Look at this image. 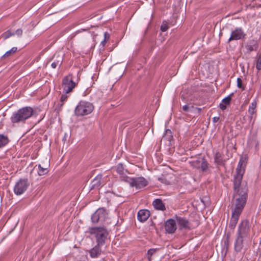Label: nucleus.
<instances>
[{
    "instance_id": "nucleus-1",
    "label": "nucleus",
    "mask_w": 261,
    "mask_h": 261,
    "mask_svg": "<svg viewBox=\"0 0 261 261\" xmlns=\"http://www.w3.org/2000/svg\"><path fill=\"white\" fill-rule=\"evenodd\" d=\"M247 198V190L245 187L238 190L237 193H234V201L231 206L232 215L228 225L230 229L233 230L235 228L240 216L246 205Z\"/></svg>"
},
{
    "instance_id": "nucleus-2",
    "label": "nucleus",
    "mask_w": 261,
    "mask_h": 261,
    "mask_svg": "<svg viewBox=\"0 0 261 261\" xmlns=\"http://www.w3.org/2000/svg\"><path fill=\"white\" fill-rule=\"evenodd\" d=\"M34 113V111L32 108L23 107L12 113L10 117L11 122L13 125L24 123L27 120L32 117Z\"/></svg>"
},
{
    "instance_id": "nucleus-3",
    "label": "nucleus",
    "mask_w": 261,
    "mask_h": 261,
    "mask_svg": "<svg viewBox=\"0 0 261 261\" xmlns=\"http://www.w3.org/2000/svg\"><path fill=\"white\" fill-rule=\"evenodd\" d=\"M246 164V158L241 157L236 169V174L234 175L233 180V190L234 193H237L238 190L245 187H246L247 190L248 191V187L246 184L245 185L241 184L243 176L245 172Z\"/></svg>"
},
{
    "instance_id": "nucleus-4",
    "label": "nucleus",
    "mask_w": 261,
    "mask_h": 261,
    "mask_svg": "<svg viewBox=\"0 0 261 261\" xmlns=\"http://www.w3.org/2000/svg\"><path fill=\"white\" fill-rule=\"evenodd\" d=\"M89 232L91 234L95 236L97 244L104 245L109 235L107 229L103 227H92L90 228Z\"/></svg>"
},
{
    "instance_id": "nucleus-5",
    "label": "nucleus",
    "mask_w": 261,
    "mask_h": 261,
    "mask_svg": "<svg viewBox=\"0 0 261 261\" xmlns=\"http://www.w3.org/2000/svg\"><path fill=\"white\" fill-rule=\"evenodd\" d=\"M94 109L93 104L88 101H81L76 107L74 113L77 116L87 115L91 113Z\"/></svg>"
},
{
    "instance_id": "nucleus-6",
    "label": "nucleus",
    "mask_w": 261,
    "mask_h": 261,
    "mask_svg": "<svg viewBox=\"0 0 261 261\" xmlns=\"http://www.w3.org/2000/svg\"><path fill=\"white\" fill-rule=\"evenodd\" d=\"M124 178V177H123ZM124 181L128 183L132 187H136L137 189H141L146 187L148 184V181L143 177L140 176L135 178L125 177Z\"/></svg>"
},
{
    "instance_id": "nucleus-7",
    "label": "nucleus",
    "mask_w": 261,
    "mask_h": 261,
    "mask_svg": "<svg viewBox=\"0 0 261 261\" xmlns=\"http://www.w3.org/2000/svg\"><path fill=\"white\" fill-rule=\"evenodd\" d=\"M249 222L248 220H244L239 225L237 237L246 239L249 236Z\"/></svg>"
},
{
    "instance_id": "nucleus-8",
    "label": "nucleus",
    "mask_w": 261,
    "mask_h": 261,
    "mask_svg": "<svg viewBox=\"0 0 261 261\" xmlns=\"http://www.w3.org/2000/svg\"><path fill=\"white\" fill-rule=\"evenodd\" d=\"M77 83L73 82L72 75L69 74L65 76L62 80V87L63 92L65 93H69L76 87Z\"/></svg>"
},
{
    "instance_id": "nucleus-9",
    "label": "nucleus",
    "mask_w": 261,
    "mask_h": 261,
    "mask_svg": "<svg viewBox=\"0 0 261 261\" xmlns=\"http://www.w3.org/2000/svg\"><path fill=\"white\" fill-rule=\"evenodd\" d=\"M29 186L30 182L28 178H20L15 185L14 192L16 195H20L27 190Z\"/></svg>"
},
{
    "instance_id": "nucleus-10",
    "label": "nucleus",
    "mask_w": 261,
    "mask_h": 261,
    "mask_svg": "<svg viewBox=\"0 0 261 261\" xmlns=\"http://www.w3.org/2000/svg\"><path fill=\"white\" fill-rule=\"evenodd\" d=\"M108 213L103 208H98L91 216L93 223L103 222L108 217Z\"/></svg>"
},
{
    "instance_id": "nucleus-11",
    "label": "nucleus",
    "mask_w": 261,
    "mask_h": 261,
    "mask_svg": "<svg viewBox=\"0 0 261 261\" xmlns=\"http://www.w3.org/2000/svg\"><path fill=\"white\" fill-rule=\"evenodd\" d=\"M246 34L241 28H236L231 32L230 36L228 40V42L233 40H238L244 39L246 37Z\"/></svg>"
},
{
    "instance_id": "nucleus-12",
    "label": "nucleus",
    "mask_w": 261,
    "mask_h": 261,
    "mask_svg": "<svg viewBox=\"0 0 261 261\" xmlns=\"http://www.w3.org/2000/svg\"><path fill=\"white\" fill-rule=\"evenodd\" d=\"M191 165L196 168H201L202 171H205L207 168V163L202 156H199L196 159L191 161Z\"/></svg>"
},
{
    "instance_id": "nucleus-13",
    "label": "nucleus",
    "mask_w": 261,
    "mask_h": 261,
    "mask_svg": "<svg viewBox=\"0 0 261 261\" xmlns=\"http://www.w3.org/2000/svg\"><path fill=\"white\" fill-rule=\"evenodd\" d=\"M165 228L168 233H174L177 228L175 221L172 219L167 220L165 223Z\"/></svg>"
},
{
    "instance_id": "nucleus-14",
    "label": "nucleus",
    "mask_w": 261,
    "mask_h": 261,
    "mask_svg": "<svg viewBox=\"0 0 261 261\" xmlns=\"http://www.w3.org/2000/svg\"><path fill=\"white\" fill-rule=\"evenodd\" d=\"M102 174L97 175L91 182L90 190L99 189L102 185Z\"/></svg>"
},
{
    "instance_id": "nucleus-15",
    "label": "nucleus",
    "mask_w": 261,
    "mask_h": 261,
    "mask_svg": "<svg viewBox=\"0 0 261 261\" xmlns=\"http://www.w3.org/2000/svg\"><path fill=\"white\" fill-rule=\"evenodd\" d=\"M150 216V211L147 210H140L137 214L138 220L141 222H145Z\"/></svg>"
},
{
    "instance_id": "nucleus-16",
    "label": "nucleus",
    "mask_w": 261,
    "mask_h": 261,
    "mask_svg": "<svg viewBox=\"0 0 261 261\" xmlns=\"http://www.w3.org/2000/svg\"><path fill=\"white\" fill-rule=\"evenodd\" d=\"M176 219L180 227L185 229L191 228L192 226H191L190 222L185 218L176 216Z\"/></svg>"
},
{
    "instance_id": "nucleus-17",
    "label": "nucleus",
    "mask_w": 261,
    "mask_h": 261,
    "mask_svg": "<svg viewBox=\"0 0 261 261\" xmlns=\"http://www.w3.org/2000/svg\"><path fill=\"white\" fill-rule=\"evenodd\" d=\"M246 240V239L237 237L234 244V249L236 252H240L242 251L244 247V242Z\"/></svg>"
},
{
    "instance_id": "nucleus-18",
    "label": "nucleus",
    "mask_w": 261,
    "mask_h": 261,
    "mask_svg": "<svg viewBox=\"0 0 261 261\" xmlns=\"http://www.w3.org/2000/svg\"><path fill=\"white\" fill-rule=\"evenodd\" d=\"M101 245H98L97 244L94 247L89 250L90 256L92 258L98 257L101 253Z\"/></svg>"
},
{
    "instance_id": "nucleus-19",
    "label": "nucleus",
    "mask_w": 261,
    "mask_h": 261,
    "mask_svg": "<svg viewBox=\"0 0 261 261\" xmlns=\"http://www.w3.org/2000/svg\"><path fill=\"white\" fill-rule=\"evenodd\" d=\"M152 205L155 210L164 211L166 210L165 204L161 199H155L152 202Z\"/></svg>"
},
{
    "instance_id": "nucleus-20",
    "label": "nucleus",
    "mask_w": 261,
    "mask_h": 261,
    "mask_svg": "<svg viewBox=\"0 0 261 261\" xmlns=\"http://www.w3.org/2000/svg\"><path fill=\"white\" fill-rule=\"evenodd\" d=\"M245 47L249 53L254 50H256L258 48L257 41L254 39L249 40L247 44L245 46Z\"/></svg>"
},
{
    "instance_id": "nucleus-21",
    "label": "nucleus",
    "mask_w": 261,
    "mask_h": 261,
    "mask_svg": "<svg viewBox=\"0 0 261 261\" xmlns=\"http://www.w3.org/2000/svg\"><path fill=\"white\" fill-rule=\"evenodd\" d=\"M215 163L218 166H224L225 161L223 160V155L220 152H217L214 158Z\"/></svg>"
},
{
    "instance_id": "nucleus-22",
    "label": "nucleus",
    "mask_w": 261,
    "mask_h": 261,
    "mask_svg": "<svg viewBox=\"0 0 261 261\" xmlns=\"http://www.w3.org/2000/svg\"><path fill=\"white\" fill-rule=\"evenodd\" d=\"M117 172L120 175V178L121 180L124 181V179H123L125 177H128L126 175H125L124 173V167L122 164L120 163L117 165Z\"/></svg>"
},
{
    "instance_id": "nucleus-23",
    "label": "nucleus",
    "mask_w": 261,
    "mask_h": 261,
    "mask_svg": "<svg viewBox=\"0 0 261 261\" xmlns=\"http://www.w3.org/2000/svg\"><path fill=\"white\" fill-rule=\"evenodd\" d=\"M182 110L185 112H193L195 111H197L198 113H199L201 109L200 108L194 107L193 106H190L189 105H186L182 107Z\"/></svg>"
},
{
    "instance_id": "nucleus-24",
    "label": "nucleus",
    "mask_w": 261,
    "mask_h": 261,
    "mask_svg": "<svg viewBox=\"0 0 261 261\" xmlns=\"http://www.w3.org/2000/svg\"><path fill=\"white\" fill-rule=\"evenodd\" d=\"M9 140L7 136L3 135H0V148L5 146L9 142Z\"/></svg>"
},
{
    "instance_id": "nucleus-25",
    "label": "nucleus",
    "mask_w": 261,
    "mask_h": 261,
    "mask_svg": "<svg viewBox=\"0 0 261 261\" xmlns=\"http://www.w3.org/2000/svg\"><path fill=\"white\" fill-rule=\"evenodd\" d=\"M48 172V169L47 167H42L40 164L38 165V173L39 175L42 176L46 174Z\"/></svg>"
},
{
    "instance_id": "nucleus-26",
    "label": "nucleus",
    "mask_w": 261,
    "mask_h": 261,
    "mask_svg": "<svg viewBox=\"0 0 261 261\" xmlns=\"http://www.w3.org/2000/svg\"><path fill=\"white\" fill-rule=\"evenodd\" d=\"M160 250V248H151L147 251V255L149 261L151 260V256L157 251Z\"/></svg>"
},
{
    "instance_id": "nucleus-27",
    "label": "nucleus",
    "mask_w": 261,
    "mask_h": 261,
    "mask_svg": "<svg viewBox=\"0 0 261 261\" xmlns=\"http://www.w3.org/2000/svg\"><path fill=\"white\" fill-rule=\"evenodd\" d=\"M256 107V102H252L249 106L248 112L251 115H253L255 113V108Z\"/></svg>"
},
{
    "instance_id": "nucleus-28",
    "label": "nucleus",
    "mask_w": 261,
    "mask_h": 261,
    "mask_svg": "<svg viewBox=\"0 0 261 261\" xmlns=\"http://www.w3.org/2000/svg\"><path fill=\"white\" fill-rule=\"evenodd\" d=\"M17 50V48L16 47H12L11 49L7 51L3 56V58L8 57L13 54L15 53Z\"/></svg>"
},
{
    "instance_id": "nucleus-29",
    "label": "nucleus",
    "mask_w": 261,
    "mask_h": 261,
    "mask_svg": "<svg viewBox=\"0 0 261 261\" xmlns=\"http://www.w3.org/2000/svg\"><path fill=\"white\" fill-rule=\"evenodd\" d=\"M67 93H65L64 94H62L61 99H60V103L59 104L58 106L60 107V109H61L63 106L64 104V102L66 101L68 97V96L67 95Z\"/></svg>"
},
{
    "instance_id": "nucleus-30",
    "label": "nucleus",
    "mask_w": 261,
    "mask_h": 261,
    "mask_svg": "<svg viewBox=\"0 0 261 261\" xmlns=\"http://www.w3.org/2000/svg\"><path fill=\"white\" fill-rule=\"evenodd\" d=\"M59 60L54 61L51 64V66L53 68H56L58 66H61L62 64V60L61 57H58Z\"/></svg>"
},
{
    "instance_id": "nucleus-31",
    "label": "nucleus",
    "mask_w": 261,
    "mask_h": 261,
    "mask_svg": "<svg viewBox=\"0 0 261 261\" xmlns=\"http://www.w3.org/2000/svg\"><path fill=\"white\" fill-rule=\"evenodd\" d=\"M14 33L11 32L10 30H8L2 35V37L4 40H6L9 38L10 37L14 36Z\"/></svg>"
},
{
    "instance_id": "nucleus-32",
    "label": "nucleus",
    "mask_w": 261,
    "mask_h": 261,
    "mask_svg": "<svg viewBox=\"0 0 261 261\" xmlns=\"http://www.w3.org/2000/svg\"><path fill=\"white\" fill-rule=\"evenodd\" d=\"M233 95V93L230 94L229 96L224 98L222 102L225 104L226 106L229 105L231 100V96Z\"/></svg>"
},
{
    "instance_id": "nucleus-33",
    "label": "nucleus",
    "mask_w": 261,
    "mask_h": 261,
    "mask_svg": "<svg viewBox=\"0 0 261 261\" xmlns=\"http://www.w3.org/2000/svg\"><path fill=\"white\" fill-rule=\"evenodd\" d=\"M256 68L258 70H261V55H260L257 58L256 63Z\"/></svg>"
},
{
    "instance_id": "nucleus-34",
    "label": "nucleus",
    "mask_w": 261,
    "mask_h": 261,
    "mask_svg": "<svg viewBox=\"0 0 261 261\" xmlns=\"http://www.w3.org/2000/svg\"><path fill=\"white\" fill-rule=\"evenodd\" d=\"M248 142L250 143V145H255V147L258 145V142L256 140V138H253L252 139H250Z\"/></svg>"
},
{
    "instance_id": "nucleus-35",
    "label": "nucleus",
    "mask_w": 261,
    "mask_h": 261,
    "mask_svg": "<svg viewBox=\"0 0 261 261\" xmlns=\"http://www.w3.org/2000/svg\"><path fill=\"white\" fill-rule=\"evenodd\" d=\"M237 86L239 88L242 89L243 90L245 89L243 85L242 80L241 78L237 79Z\"/></svg>"
},
{
    "instance_id": "nucleus-36",
    "label": "nucleus",
    "mask_w": 261,
    "mask_h": 261,
    "mask_svg": "<svg viewBox=\"0 0 261 261\" xmlns=\"http://www.w3.org/2000/svg\"><path fill=\"white\" fill-rule=\"evenodd\" d=\"M229 244V236L227 235L226 239L224 240V245L227 249Z\"/></svg>"
},
{
    "instance_id": "nucleus-37",
    "label": "nucleus",
    "mask_w": 261,
    "mask_h": 261,
    "mask_svg": "<svg viewBox=\"0 0 261 261\" xmlns=\"http://www.w3.org/2000/svg\"><path fill=\"white\" fill-rule=\"evenodd\" d=\"M18 37H21L22 35V30L21 29H17L14 33Z\"/></svg>"
},
{
    "instance_id": "nucleus-38",
    "label": "nucleus",
    "mask_w": 261,
    "mask_h": 261,
    "mask_svg": "<svg viewBox=\"0 0 261 261\" xmlns=\"http://www.w3.org/2000/svg\"><path fill=\"white\" fill-rule=\"evenodd\" d=\"M168 29V26L166 24H162L161 26V30L162 32L166 31Z\"/></svg>"
},
{
    "instance_id": "nucleus-39",
    "label": "nucleus",
    "mask_w": 261,
    "mask_h": 261,
    "mask_svg": "<svg viewBox=\"0 0 261 261\" xmlns=\"http://www.w3.org/2000/svg\"><path fill=\"white\" fill-rule=\"evenodd\" d=\"M219 106L221 110H224L226 109L227 106L222 102L221 103H220Z\"/></svg>"
},
{
    "instance_id": "nucleus-40",
    "label": "nucleus",
    "mask_w": 261,
    "mask_h": 261,
    "mask_svg": "<svg viewBox=\"0 0 261 261\" xmlns=\"http://www.w3.org/2000/svg\"><path fill=\"white\" fill-rule=\"evenodd\" d=\"M110 36L107 32H105L104 34V39L106 41L109 39Z\"/></svg>"
},
{
    "instance_id": "nucleus-41",
    "label": "nucleus",
    "mask_w": 261,
    "mask_h": 261,
    "mask_svg": "<svg viewBox=\"0 0 261 261\" xmlns=\"http://www.w3.org/2000/svg\"><path fill=\"white\" fill-rule=\"evenodd\" d=\"M87 31V30L86 29H82V30H78L77 31H76L75 33H74V36H76L77 34L80 33L81 32H82V31Z\"/></svg>"
},
{
    "instance_id": "nucleus-42",
    "label": "nucleus",
    "mask_w": 261,
    "mask_h": 261,
    "mask_svg": "<svg viewBox=\"0 0 261 261\" xmlns=\"http://www.w3.org/2000/svg\"><path fill=\"white\" fill-rule=\"evenodd\" d=\"M219 120V117H213V122L215 123L218 121Z\"/></svg>"
},
{
    "instance_id": "nucleus-43",
    "label": "nucleus",
    "mask_w": 261,
    "mask_h": 261,
    "mask_svg": "<svg viewBox=\"0 0 261 261\" xmlns=\"http://www.w3.org/2000/svg\"><path fill=\"white\" fill-rule=\"evenodd\" d=\"M166 135L169 134L170 137L172 136H171V131L170 129H167L166 130Z\"/></svg>"
},
{
    "instance_id": "nucleus-44",
    "label": "nucleus",
    "mask_w": 261,
    "mask_h": 261,
    "mask_svg": "<svg viewBox=\"0 0 261 261\" xmlns=\"http://www.w3.org/2000/svg\"><path fill=\"white\" fill-rule=\"evenodd\" d=\"M107 41L105 40V39H103V40H102L101 42V44L102 45V46H105V44L106 43Z\"/></svg>"
},
{
    "instance_id": "nucleus-45",
    "label": "nucleus",
    "mask_w": 261,
    "mask_h": 261,
    "mask_svg": "<svg viewBox=\"0 0 261 261\" xmlns=\"http://www.w3.org/2000/svg\"><path fill=\"white\" fill-rule=\"evenodd\" d=\"M260 167L261 168V158H260Z\"/></svg>"
},
{
    "instance_id": "nucleus-46",
    "label": "nucleus",
    "mask_w": 261,
    "mask_h": 261,
    "mask_svg": "<svg viewBox=\"0 0 261 261\" xmlns=\"http://www.w3.org/2000/svg\"><path fill=\"white\" fill-rule=\"evenodd\" d=\"M204 85H205V86H207L206 83H204Z\"/></svg>"
}]
</instances>
